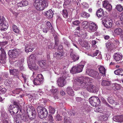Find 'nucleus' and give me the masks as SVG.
<instances>
[{"instance_id": "53", "label": "nucleus", "mask_w": 123, "mask_h": 123, "mask_svg": "<svg viewBox=\"0 0 123 123\" xmlns=\"http://www.w3.org/2000/svg\"><path fill=\"white\" fill-rule=\"evenodd\" d=\"M72 23L74 25H78L80 23V22L79 20H76L72 21Z\"/></svg>"}, {"instance_id": "28", "label": "nucleus", "mask_w": 123, "mask_h": 123, "mask_svg": "<svg viewBox=\"0 0 123 123\" xmlns=\"http://www.w3.org/2000/svg\"><path fill=\"white\" fill-rule=\"evenodd\" d=\"M98 69L100 73H101L102 75H104V76L105 74L106 70L105 68L103 66H100L98 68Z\"/></svg>"}, {"instance_id": "61", "label": "nucleus", "mask_w": 123, "mask_h": 123, "mask_svg": "<svg viewBox=\"0 0 123 123\" xmlns=\"http://www.w3.org/2000/svg\"><path fill=\"white\" fill-rule=\"evenodd\" d=\"M11 110H9V112L10 114L12 116H13L15 114V113L13 111L12 109H11Z\"/></svg>"}, {"instance_id": "25", "label": "nucleus", "mask_w": 123, "mask_h": 123, "mask_svg": "<svg viewBox=\"0 0 123 123\" xmlns=\"http://www.w3.org/2000/svg\"><path fill=\"white\" fill-rule=\"evenodd\" d=\"M14 121L16 123H23L21 121L20 114H18L15 116L14 118Z\"/></svg>"}, {"instance_id": "7", "label": "nucleus", "mask_w": 123, "mask_h": 123, "mask_svg": "<svg viewBox=\"0 0 123 123\" xmlns=\"http://www.w3.org/2000/svg\"><path fill=\"white\" fill-rule=\"evenodd\" d=\"M44 80L42 74H38L36 78H34L33 80L34 84L39 85L41 84Z\"/></svg>"}, {"instance_id": "11", "label": "nucleus", "mask_w": 123, "mask_h": 123, "mask_svg": "<svg viewBox=\"0 0 123 123\" xmlns=\"http://www.w3.org/2000/svg\"><path fill=\"white\" fill-rule=\"evenodd\" d=\"M8 26V22L5 20V18L2 17L0 18V27L1 26L2 29H7Z\"/></svg>"}, {"instance_id": "63", "label": "nucleus", "mask_w": 123, "mask_h": 123, "mask_svg": "<svg viewBox=\"0 0 123 123\" xmlns=\"http://www.w3.org/2000/svg\"><path fill=\"white\" fill-rule=\"evenodd\" d=\"M17 5L18 6V7H21L23 6L22 1H21L20 2L18 3Z\"/></svg>"}, {"instance_id": "24", "label": "nucleus", "mask_w": 123, "mask_h": 123, "mask_svg": "<svg viewBox=\"0 0 123 123\" xmlns=\"http://www.w3.org/2000/svg\"><path fill=\"white\" fill-rule=\"evenodd\" d=\"M44 14L46 16L47 18H50L53 17V13L51 10H49L48 11L44 13Z\"/></svg>"}, {"instance_id": "3", "label": "nucleus", "mask_w": 123, "mask_h": 123, "mask_svg": "<svg viewBox=\"0 0 123 123\" xmlns=\"http://www.w3.org/2000/svg\"><path fill=\"white\" fill-rule=\"evenodd\" d=\"M38 114L40 118L41 119L46 118L48 116L47 110L44 108L38 107L37 108Z\"/></svg>"}, {"instance_id": "43", "label": "nucleus", "mask_w": 123, "mask_h": 123, "mask_svg": "<svg viewBox=\"0 0 123 123\" xmlns=\"http://www.w3.org/2000/svg\"><path fill=\"white\" fill-rule=\"evenodd\" d=\"M35 63H33L32 64L31 66H29L30 67H31V68L30 67H29V68L31 69L32 68L35 70H37L38 69V67L37 66L36 64H35Z\"/></svg>"}, {"instance_id": "20", "label": "nucleus", "mask_w": 123, "mask_h": 123, "mask_svg": "<svg viewBox=\"0 0 123 123\" xmlns=\"http://www.w3.org/2000/svg\"><path fill=\"white\" fill-rule=\"evenodd\" d=\"M123 57V56L122 54L120 53H115L113 56L114 59L117 61L121 60Z\"/></svg>"}, {"instance_id": "14", "label": "nucleus", "mask_w": 123, "mask_h": 123, "mask_svg": "<svg viewBox=\"0 0 123 123\" xmlns=\"http://www.w3.org/2000/svg\"><path fill=\"white\" fill-rule=\"evenodd\" d=\"M78 1V0H77ZM65 4L67 5L71 4V5L74 4L76 6H78L79 5V3L76 0H65Z\"/></svg>"}, {"instance_id": "60", "label": "nucleus", "mask_w": 123, "mask_h": 123, "mask_svg": "<svg viewBox=\"0 0 123 123\" xmlns=\"http://www.w3.org/2000/svg\"><path fill=\"white\" fill-rule=\"evenodd\" d=\"M46 26L43 28V32L47 33L49 30V29Z\"/></svg>"}, {"instance_id": "5", "label": "nucleus", "mask_w": 123, "mask_h": 123, "mask_svg": "<svg viewBox=\"0 0 123 123\" xmlns=\"http://www.w3.org/2000/svg\"><path fill=\"white\" fill-rule=\"evenodd\" d=\"M89 101L90 104L93 106H96L100 103V101L98 97L95 96L90 98Z\"/></svg>"}, {"instance_id": "51", "label": "nucleus", "mask_w": 123, "mask_h": 123, "mask_svg": "<svg viewBox=\"0 0 123 123\" xmlns=\"http://www.w3.org/2000/svg\"><path fill=\"white\" fill-rule=\"evenodd\" d=\"M114 86H115V88L116 90H119L121 88V86L119 84L116 83H114Z\"/></svg>"}, {"instance_id": "17", "label": "nucleus", "mask_w": 123, "mask_h": 123, "mask_svg": "<svg viewBox=\"0 0 123 123\" xmlns=\"http://www.w3.org/2000/svg\"><path fill=\"white\" fill-rule=\"evenodd\" d=\"M97 28L98 27L95 24L92 23L89 25L88 31L91 32H94L96 31Z\"/></svg>"}, {"instance_id": "13", "label": "nucleus", "mask_w": 123, "mask_h": 123, "mask_svg": "<svg viewBox=\"0 0 123 123\" xmlns=\"http://www.w3.org/2000/svg\"><path fill=\"white\" fill-rule=\"evenodd\" d=\"M36 60V57L34 54H32L29 57L28 60L27 61V63L29 67L31 68L29 66H31L32 64L33 63H35Z\"/></svg>"}, {"instance_id": "44", "label": "nucleus", "mask_w": 123, "mask_h": 123, "mask_svg": "<svg viewBox=\"0 0 123 123\" xmlns=\"http://www.w3.org/2000/svg\"><path fill=\"white\" fill-rule=\"evenodd\" d=\"M13 31L15 33H18L19 32V30L15 25H13L12 26Z\"/></svg>"}, {"instance_id": "52", "label": "nucleus", "mask_w": 123, "mask_h": 123, "mask_svg": "<svg viewBox=\"0 0 123 123\" xmlns=\"http://www.w3.org/2000/svg\"><path fill=\"white\" fill-rule=\"evenodd\" d=\"M58 90L56 89H52V92L53 95H57L58 93Z\"/></svg>"}, {"instance_id": "19", "label": "nucleus", "mask_w": 123, "mask_h": 123, "mask_svg": "<svg viewBox=\"0 0 123 123\" xmlns=\"http://www.w3.org/2000/svg\"><path fill=\"white\" fill-rule=\"evenodd\" d=\"M27 115L28 117L29 118L31 119H34L36 116V112L34 110H32L31 111H29L27 112Z\"/></svg>"}, {"instance_id": "35", "label": "nucleus", "mask_w": 123, "mask_h": 123, "mask_svg": "<svg viewBox=\"0 0 123 123\" xmlns=\"http://www.w3.org/2000/svg\"><path fill=\"white\" fill-rule=\"evenodd\" d=\"M62 14L65 18H68V14L67 10L65 9L63 10L62 12Z\"/></svg>"}, {"instance_id": "38", "label": "nucleus", "mask_w": 123, "mask_h": 123, "mask_svg": "<svg viewBox=\"0 0 123 123\" xmlns=\"http://www.w3.org/2000/svg\"><path fill=\"white\" fill-rule=\"evenodd\" d=\"M9 62L11 64H12L13 63H14L16 62V63H15V66H19L20 65V62L19 60L13 61V62H11V60L10 59Z\"/></svg>"}, {"instance_id": "26", "label": "nucleus", "mask_w": 123, "mask_h": 123, "mask_svg": "<svg viewBox=\"0 0 123 123\" xmlns=\"http://www.w3.org/2000/svg\"><path fill=\"white\" fill-rule=\"evenodd\" d=\"M66 92L69 95L73 96L74 95V91L71 87H68L66 89Z\"/></svg>"}, {"instance_id": "62", "label": "nucleus", "mask_w": 123, "mask_h": 123, "mask_svg": "<svg viewBox=\"0 0 123 123\" xmlns=\"http://www.w3.org/2000/svg\"><path fill=\"white\" fill-rule=\"evenodd\" d=\"M24 82L25 84L23 85V86L24 87H26L27 86H28L29 85V83L27 82V80H25Z\"/></svg>"}, {"instance_id": "64", "label": "nucleus", "mask_w": 123, "mask_h": 123, "mask_svg": "<svg viewBox=\"0 0 123 123\" xmlns=\"http://www.w3.org/2000/svg\"><path fill=\"white\" fill-rule=\"evenodd\" d=\"M55 46H57L58 44V40L57 38H55Z\"/></svg>"}, {"instance_id": "57", "label": "nucleus", "mask_w": 123, "mask_h": 123, "mask_svg": "<svg viewBox=\"0 0 123 123\" xmlns=\"http://www.w3.org/2000/svg\"><path fill=\"white\" fill-rule=\"evenodd\" d=\"M46 25V26L49 29H50L51 27H52L51 24L49 22H47Z\"/></svg>"}, {"instance_id": "10", "label": "nucleus", "mask_w": 123, "mask_h": 123, "mask_svg": "<svg viewBox=\"0 0 123 123\" xmlns=\"http://www.w3.org/2000/svg\"><path fill=\"white\" fill-rule=\"evenodd\" d=\"M86 72L88 74L93 77L97 78L98 77V73L93 70L88 69L86 71Z\"/></svg>"}, {"instance_id": "9", "label": "nucleus", "mask_w": 123, "mask_h": 123, "mask_svg": "<svg viewBox=\"0 0 123 123\" xmlns=\"http://www.w3.org/2000/svg\"><path fill=\"white\" fill-rule=\"evenodd\" d=\"M9 72L11 74L16 77L19 78L18 75L19 74V70L13 68L11 65L9 67Z\"/></svg>"}, {"instance_id": "34", "label": "nucleus", "mask_w": 123, "mask_h": 123, "mask_svg": "<svg viewBox=\"0 0 123 123\" xmlns=\"http://www.w3.org/2000/svg\"><path fill=\"white\" fill-rule=\"evenodd\" d=\"M114 73L116 75H123V70L121 69H119L115 70Z\"/></svg>"}, {"instance_id": "22", "label": "nucleus", "mask_w": 123, "mask_h": 123, "mask_svg": "<svg viewBox=\"0 0 123 123\" xmlns=\"http://www.w3.org/2000/svg\"><path fill=\"white\" fill-rule=\"evenodd\" d=\"M113 119L116 122H123V115L114 116L113 117Z\"/></svg>"}, {"instance_id": "29", "label": "nucleus", "mask_w": 123, "mask_h": 123, "mask_svg": "<svg viewBox=\"0 0 123 123\" xmlns=\"http://www.w3.org/2000/svg\"><path fill=\"white\" fill-rule=\"evenodd\" d=\"M64 55V53L63 52H56L53 55L54 57H56L59 59H61L62 58V57Z\"/></svg>"}, {"instance_id": "41", "label": "nucleus", "mask_w": 123, "mask_h": 123, "mask_svg": "<svg viewBox=\"0 0 123 123\" xmlns=\"http://www.w3.org/2000/svg\"><path fill=\"white\" fill-rule=\"evenodd\" d=\"M100 118L101 120H107L108 118V115L107 114H105L100 117Z\"/></svg>"}, {"instance_id": "21", "label": "nucleus", "mask_w": 123, "mask_h": 123, "mask_svg": "<svg viewBox=\"0 0 123 123\" xmlns=\"http://www.w3.org/2000/svg\"><path fill=\"white\" fill-rule=\"evenodd\" d=\"M65 79L63 77L59 79L57 81L58 86L60 87L63 86L65 84Z\"/></svg>"}, {"instance_id": "32", "label": "nucleus", "mask_w": 123, "mask_h": 123, "mask_svg": "<svg viewBox=\"0 0 123 123\" xmlns=\"http://www.w3.org/2000/svg\"><path fill=\"white\" fill-rule=\"evenodd\" d=\"M103 12L104 11L103 9L101 8H100L97 11V15L98 17H100L103 15Z\"/></svg>"}, {"instance_id": "47", "label": "nucleus", "mask_w": 123, "mask_h": 123, "mask_svg": "<svg viewBox=\"0 0 123 123\" xmlns=\"http://www.w3.org/2000/svg\"><path fill=\"white\" fill-rule=\"evenodd\" d=\"M49 109L50 112L51 114H54L55 113V110L53 107L51 106H50L49 107Z\"/></svg>"}, {"instance_id": "54", "label": "nucleus", "mask_w": 123, "mask_h": 123, "mask_svg": "<svg viewBox=\"0 0 123 123\" xmlns=\"http://www.w3.org/2000/svg\"><path fill=\"white\" fill-rule=\"evenodd\" d=\"M83 44H82V46L85 47H88L89 46V43L87 41H85L83 42Z\"/></svg>"}, {"instance_id": "12", "label": "nucleus", "mask_w": 123, "mask_h": 123, "mask_svg": "<svg viewBox=\"0 0 123 123\" xmlns=\"http://www.w3.org/2000/svg\"><path fill=\"white\" fill-rule=\"evenodd\" d=\"M103 23L105 26L107 28L111 27L112 25V21L108 18L104 19Z\"/></svg>"}, {"instance_id": "6", "label": "nucleus", "mask_w": 123, "mask_h": 123, "mask_svg": "<svg viewBox=\"0 0 123 123\" xmlns=\"http://www.w3.org/2000/svg\"><path fill=\"white\" fill-rule=\"evenodd\" d=\"M84 66V65H77V66L73 67L72 68L70 71V72L73 74L81 72Z\"/></svg>"}, {"instance_id": "49", "label": "nucleus", "mask_w": 123, "mask_h": 123, "mask_svg": "<svg viewBox=\"0 0 123 123\" xmlns=\"http://www.w3.org/2000/svg\"><path fill=\"white\" fill-rule=\"evenodd\" d=\"M68 113L69 115L72 116H74V111L72 110H69L68 111Z\"/></svg>"}, {"instance_id": "31", "label": "nucleus", "mask_w": 123, "mask_h": 123, "mask_svg": "<svg viewBox=\"0 0 123 123\" xmlns=\"http://www.w3.org/2000/svg\"><path fill=\"white\" fill-rule=\"evenodd\" d=\"M21 121L23 123L24 122H26L28 121V116L24 114H22L21 115Z\"/></svg>"}, {"instance_id": "56", "label": "nucleus", "mask_w": 123, "mask_h": 123, "mask_svg": "<svg viewBox=\"0 0 123 123\" xmlns=\"http://www.w3.org/2000/svg\"><path fill=\"white\" fill-rule=\"evenodd\" d=\"M23 6H26L28 5V1L26 0H24L22 1Z\"/></svg>"}, {"instance_id": "27", "label": "nucleus", "mask_w": 123, "mask_h": 123, "mask_svg": "<svg viewBox=\"0 0 123 123\" xmlns=\"http://www.w3.org/2000/svg\"><path fill=\"white\" fill-rule=\"evenodd\" d=\"M25 49L26 52H32L33 49L30 44H26L25 46Z\"/></svg>"}, {"instance_id": "15", "label": "nucleus", "mask_w": 123, "mask_h": 123, "mask_svg": "<svg viewBox=\"0 0 123 123\" xmlns=\"http://www.w3.org/2000/svg\"><path fill=\"white\" fill-rule=\"evenodd\" d=\"M0 117L2 120L6 119L8 118V116L7 113L4 108H2L0 110Z\"/></svg>"}, {"instance_id": "58", "label": "nucleus", "mask_w": 123, "mask_h": 123, "mask_svg": "<svg viewBox=\"0 0 123 123\" xmlns=\"http://www.w3.org/2000/svg\"><path fill=\"white\" fill-rule=\"evenodd\" d=\"M106 47L108 49H109L111 47V45L110 43L108 42H107L106 44Z\"/></svg>"}, {"instance_id": "18", "label": "nucleus", "mask_w": 123, "mask_h": 123, "mask_svg": "<svg viewBox=\"0 0 123 123\" xmlns=\"http://www.w3.org/2000/svg\"><path fill=\"white\" fill-rule=\"evenodd\" d=\"M123 29L119 27L113 30V33L114 34L116 35H120L121 37V36L123 35Z\"/></svg>"}, {"instance_id": "30", "label": "nucleus", "mask_w": 123, "mask_h": 123, "mask_svg": "<svg viewBox=\"0 0 123 123\" xmlns=\"http://www.w3.org/2000/svg\"><path fill=\"white\" fill-rule=\"evenodd\" d=\"M70 55L71 58L74 61L78 60L79 58V56L75 54L71 53Z\"/></svg>"}, {"instance_id": "48", "label": "nucleus", "mask_w": 123, "mask_h": 123, "mask_svg": "<svg viewBox=\"0 0 123 123\" xmlns=\"http://www.w3.org/2000/svg\"><path fill=\"white\" fill-rule=\"evenodd\" d=\"M0 94L4 93L6 91V89L5 88H2L1 86H0Z\"/></svg>"}, {"instance_id": "45", "label": "nucleus", "mask_w": 123, "mask_h": 123, "mask_svg": "<svg viewBox=\"0 0 123 123\" xmlns=\"http://www.w3.org/2000/svg\"><path fill=\"white\" fill-rule=\"evenodd\" d=\"M81 16L83 17L88 18L89 17L90 14L86 12H84L81 14Z\"/></svg>"}, {"instance_id": "23", "label": "nucleus", "mask_w": 123, "mask_h": 123, "mask_svg": "<svg viewBox=\"0 0 123 123\" xmlns=\"http://www.w3.org/2000/svg\"><path fill=\"white\" fill-rule=\"evenodd\" d=\"M14 105H16V102H14ZM9 108H10V109H12V110L15 113V114L17 113L19 111V110L20 111L21 110H20L19 107H18L15 105V106H14L13 105H11L9 106Z\"/></svg>"}, {"instance_id": "2", "label": "nucleus", "mask_w": 123, "mask_h": 123, "mask_svg": "<svg viewBox=\"0 0 123 123\" xmlns=\"http://www.w3.org/2000/svg\"><path fill=\"white\" fill-rule=\"evenodd\" d=\"M34 5L37 10H43L48 6V0H35Z\"/></svg>"}, {"instance_id": "46", "label": "nucleus", "mask_w": 123, "mask_h": 123, "mask_svg": "<svg viewBox=\"0 0 123 123\" xmlns=\"http://www.w3.org/2000/svg\"><path fill=\"white\" fill-rule=\"evenodd\" d=\"M21 89L19 88H16L12 91V92L14 94H18L21 91Z\"/></svg>"}, {"instance_id": "42", "label": "nucleus", "mask_w": 123, "mask_h": 123, "mask_svg": "<svg viewBox=\"0 0 123 123\" xmlns=\"http://www.w3.org/2000/svg\"><path fill=\"white\" fill-rule=\"evenodd\" d=\"M94 111L96 112L102 113L104 111L103 109L101 108L97 107L95 108Z\"/></svg>"}, {"instance_id": "36", "label": "nucleus", "mask_w": 123, "mask_h": 123, "mask_svg": "<svg viewBox=\"0 0 123 123\" xmlns=\"http://www.w3.org/2000/svg\"><path fill=\"white\" fill-rule=\"evenodd\" d=\"M38 63L43 68H45V67L46 63L45 61L42 60L40 62H38Z\"/></svg>"}, {"instance_id": "39", "label": "nucleus", "mask_w": 123, "mask_h": 123, "mask_svg": "<svg viewBox=\"0 0 123 123\" xmlns=\"http://www.w3.org/2000/svg\"><path fill=\"white\" fill-rule=\"evenodd\" d=\"M64 123H71V120L69 117H65Z\"/></svg>"}, {"instance_id": "8", "label": "nucleus", "mask_w": 123, "mask_h": 123, "mask_svg": "<svg viewBox=\"0 0 123 123\" xmlns=\"http://www.w3.org/2000/svg\"><path fill=\"white\" fill-rule=\"evenodd\" d=\"M0 50L1 51V54L0 55V62L1 63H4L6 62V55L4 49L1 47Z\"/></svg>"}, {"instance_id": "37", "label": "nucleus", "mask_w": 123, "mask_h": 123, "mask_svg": "<svg viewBox=\"0 0 123 123\" xmlns=\"http://www.w3.org/2000/svg\"><path fill=\"white\" fill-rule=\"evenodd\" d=\"M108 102L111 104H113L115 102V99L112 96H109L107 98Z\"/></svg>"}, {"instance_id": "40", "label": "nucleus", "mask_w": 123, "mask_h": 123, "mask_svg": "<svg viewBox=\"0 0 123 123\" xmlns=\"http://www.w3.org/2000/svg\"><path fill=\"white\" fill-rule=\"evenodd\" d=\"M116 9L119 12H121L123 10L122 6L120 5H117L116 6Z\"/></svg>"}, {"instance_id": "33", "label": "nucleus", "mask_w": 123, "mask_h": 123, "mask_svg": "<svg viewBox=\"0 0 123 123\" xmlns=\"http://www.w3.org/2000/svg\"><path fill=\"white\" fill-rule=\"evenodd\" d=\"M101 85L103 86H109L110 85V82L108 80H103L101 83Z\"/></svg>"}, {"instance_id": "59", "label": "nucleus", "mask_w": 123, "mask_h": 123, "mask_svg": "<svg viewBox=\"0 0 123 123\" xmlns=\"http://www.w3.org/2000/svg\"><path fill=\"white\" fill-rule=\"evenodd\" d=\"M62 117L59 115H56V119L58 121H60L61 120Z\"/></svg>"}, {"instance_id": "1", "label": "nucleus", "mask_w": 123, "mask_h": 123, "mask_svg": "<svg viewBox=\"0 0 123 123\" xmlns=\"http://www.w3.org/2000/svg\"><path fill=\"white\" fill-rule=\"evenodd\" d=\"M74 83L80 86L83 89H86L90 92L96 93L98 92L99 88L98 86H96L92 85H90L86 83V79L84 77L75 79Z\"/></svg>"}, {"instance_id": "55", "label": "nucleus", "mask_w": 123, "mask_h": 123, "mask_svg": "<svg viewBox=\"0 0 123 123\" xmlns=\"http://www.w3.org/2000/svg\"><path fill=\"white\" fill-rule=\"evenodd\" d=\"M82 5L84 8H88L89 7L88 5L86 2H83L82 4Z\"/></svg>"}, {"instance_id": "4", "label": "nucleus", "mask_w": 123, "mask_h": 123, "mask_svg": "<svg viewBox=\"0 0 123 123\" xmlns=\"http://www.w3.org/2000/svg\"><path fill=\"white\" fill-rule=\"evenodd\" d=\"M21 53L20 49H17L9 51L8 52V55L11 59L14 60Z\"/></svg>"}, {"instance_id": "16", "label": "nucleus", "mask_w": 123, "mask_h": 123, "mask_svg": "<svg viewBox=\"0 0 123 123\" xmlns=\"http://www.w3.org/2000/svg\"><path fill=\"white\" fill-rule=\"evenodd\" d=\"M103 6L108 11H111L112 9L111 5L107 0H105L103 2Z\"/></svg>"}, {"instance_id": "50", "label": "nucleus", "mask_w": 123, "mask_h": 123, "mask_svg": "<svg viewBox=\"0 0 123 123\" xmlns=\"http://www.w3.org/2000/svg\"><path fill=\"white\" fill-rule=\"evenodd\" d=\"M48 119L51 123H53L54 120L51 115H49Z\"/></svg>"}]
</instances>
